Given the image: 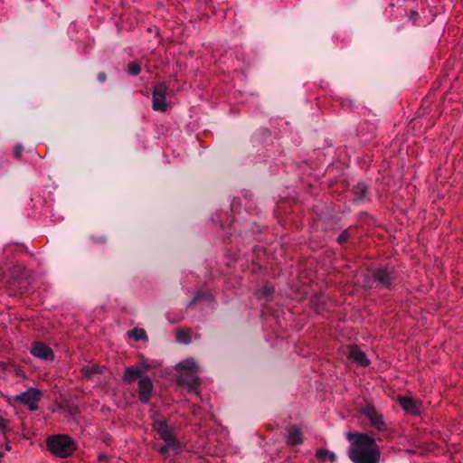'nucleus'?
Listing matches in <instances>:
<instances>
[{
    "instance_id": "nucleus-17",
    "label": "nucleus",
    "mask_w": 463,
    "mask_h": 463,
    "mask_svg": "<svg viewBox=\"0 0 463 463\" xmlns=\"http://www.w3.org/2000/svg\"><path fill=\"white\" fill-rule=\"evenodd\" d=\"M103 369L104 367H101L96 364H88L81 368L80 374L83 378L90 380L92 375L97 373H102Z\"/></svg>"
},
{
    "instance_id": "nucleus-29",
    "label": "nucleus",
    "mask_w": 463,
    "mask_h": 463,
    "mask_svg": "<svg viewBox=\"0 0 463 463\" xmlns=\"http://www.w3.org/2000/svg\"><path fill=\"white\" fill-rule=\"evenodd\" d=\"M91 239L95 243H105L107 241V239L103 236H93Z\"/></svg>"
},
{
    "instance_id": "nucleus-6",
    "label": "nucleus",
    "mask_w": 463,
    "mask_h": 463,
    "mask_svg": "<svg viewBox=\"0 0 463 463\" xmlns=\"http://www.w3.org/2000/svg\"><path fill=\"white\" fill-rule=\"evenodd\" d=\"M361 412L368 418L371 426L376 429L378 431H384L386 425L383 420V416L378 412L375 407L371 403H365L361 408Z\"/></svg>"
},
{
    "instance_id": "nucleus-19",
    "label": "nucleus",
    "mask_w": 463,
    "mask_h": 463,
    "mask_svg": "<svg viewBox=\"0 0 463 463\" xmlns=\"http://www.w3.org/2000/svg\"><path fill=\"white\" fill-rule=\"evenodd\" d=\"M129 337L133 338L135 341H147L148 337L146 332L143 328L136 327L130 331H128Z\"/></svg>"
},
{
    "instance_id": "nucleus-23",
    "label": "nucleus",
    "mask_w": 463,
    "mask_h": 463,
    "mask_svg": "<svg viewBox=\"0 0 463 463\" xmlns=\"http://www.w3.org/2000/svg\"><path fill=\"white\" fill-rule=\"evenodd\" d=\"M354 194L358 200H362L364 198L367 194V187L364 184H359L354 187Z\"/></svg>"
},
{
    "instance_id": "nucleus-3",
    "label": "nucleus",
    "mask_w": 463,
    "mask_h": 463,
    "mask_svg": "<svg viewBox=\"0 0 463 463\" xmlns=\"http://www.w3.org/2000/svg\"><path fill=\"white\" fill-rule=\"evenodd\" d=\"M43 397V392L35 388H29L27 391L21 392L14 397V402L20 405H24L30 411L38 409V402Z\"/></svg>"
},
{
    "instance_id": "nucleus-14",
    "label": "nucleus",
    "mask_w": 463,
    "mask_h": 463,
    "mask_svg": "<svg viewBox=\"0 0 463 463\" xmlns=\"http://www.w3.org/2000/svg\"><path fill=\"white\" fill-rule=\"evenodd\" d=\"M154 429L160 435L162 439L174 436L172 429L168 427L165 420H156L154 421Z\"/></svg>"
},
{
    "instance_id": "nucleus-20",
    "label": "nucleus",
    "mask_w": 463,
    "mask_h": 463,
    "mask_svg": "<svg viewBox=\"0 0 463 463\" xmlns=\"http://www.w3.org/2000/svg\"><path fill=\"white\" fill-rule=\"evenodd\" d=\"M316 457L320 460H329L331 462L335 461L336 457L335 453L327 449H319L316 451Z\"/></svg>"
},
{
    "instance_id": "nucleus-24",
    "label": "nucleus",
    "mask_w": 463,
    "mask_h": 463,
    "mask_svg": "<svg viewBox=\"0 0 463 463\" xmlns=\"http://www.w3.org/2000/svg\"><path fill=\"white\" fill-rule=\"evenodd\" d=\"M128 71L132 76H137L141 71V64L138 61H132L128 66Z\"/></svg>"
},
{
    "instance_id": "nucleus-21",
    "label": "nucleus",
    "mask_w": 463,
    "mask_h": 463,
    "mask_svg": "<svg viewBox=\"0 0 463 463\" xmlns=\"http://www.w3.org/2000/svg\"><path fill=\"white\" fill-rule=\"evenodd\" d=\"M273 293L274 288L271 286H264L256 292V296L259 299H269Z\"/></svg>"
},
{
    "instance_id": "nucleus-31",
    "label": "nucleus",
    "mask_w": 463,
    "mask_h": 463,
    "mask_svg": "<svg viewBox=\"0 0 463 463\" xmlns=\"http://www.w3.org/2000/svg\"><path fill=\"white\" fill-rule=\"evenodd\" d=\"M417 15H418V14L416 12H414V11L411 12V17H414V16L416 17Z\"/></svg>"
},
{
    "instance_id": "nucleus-27",
    "label": "nucleus",
    "mask_w": 463,
    "mask_h": 463,
    "mask_svg": "<svg viewBox=\"0 0 463 463\" xmlns=\"http://www.w3.org/2000/svg\"><path fill=\"white\" fill-rule=\"evenodd\" d=\"M8 420L0 415V430L5 433L8 429Z\"/></svg>"
},
{
    "instance_id": "nucleus-13",
    "label": "nucleus",
    "mask_w": 463,
    "mask_h": 463,
    "mask_svg": "<svg viewBox=\"0 0 463 463\" xmlns=\"http://www.w3.org/2000/svg\"><path fill=\"white\" fill-rule=\"evenodd\" d=\"M163 440L165 441V444L158 449L160 454L167 456L170 450L175 451L176 453L178 452L179 442L175 439L174 436L164 439Z\"/></svg>"
},
{
    "instance_id": "nucleus-4",
    "label": "nucleus",
    "mask_w": 463,
    "mask_h": 463,
    "mask_svg": "<svg viewBox=\"0 0 463 463\" xmlns=\"http://www.w3.org/2000/svg\"><path fill=\"white\" fill-rule=\"evenodd\" d=\"M373 280L375 288H391L396 279L395 272L392 269L379 268L373 272Z\"/></svg>"
},
{
    "instance_id": "nucleus-25",
    "label": "nucleus",
    "mask_w": 463,
    "mask_h": 463,
    "mask_svg": "<svg viewBox=\"0 0 463 463\" xmlns=\"http://www.w3.org/2000/svg\"><path fill=\"white\" fill-rule=\"evenodd\" d=\"M23 146L21 144H17L14 148V157L17 160H20L22 157V152H23Z\"/></svg>"
},
{
    "instance_id": "nucleus-28",
    "label": "nucleus",
    "mask_w": 463,
    "mask_h": 463,
    "mask_svg": "<svg viewBox=\"0 0 463 463\" xmlns=\"http://www.w3.org/2000/svg\"><path fill=\"white\" fill-rule=\"evenodd\" d=\"M24 267L16 265L12 268L11 272L13 275L21 274L24 271Z\"/></svg>"
},
{
    "instance_id": "nucleus-12",
    "label": "nucleus",
    "mask_w": 463,
    "mask_h": 463,
    "mask_svg": "<svg viewBox=\"0 0 463 463\" xmlns=\"http://www.w3.org/2000/svg\"><path fill=\"white\" fill-rule=\"evenodd\" d=\"M398 402L404 411L412 415L420 413L418 403L411 397H399Z\"/></svg>"
},
{
    "instance_id": "nucleus-1",
    "label": "nucleus",
    "mask_w": 463,
    "mask_h": 463,
    "mask_svg": "<svg viewBox=\"0 0 463 463\" xmlns=\"http://www.w3.org/2000/svg\"><path fill=\"white\" fill-rule=\"evenodd\" d=\"M348 456L354 463H379L381 451L373 438L365 433H348Z\"/></svg>"
},
{
    "instance_id": "nucleus-9",
    "label": "nucleus",
    "mask_w": 463,
    "mask_h": 463,
    "mask_svg": "<svg viewBox=\"0 0 463 463\" xmlns=\"http://www.w3.org/2000/svg\"><path fill=\"white\" fill-rule=\"evenodd\" d=\"M348 358L357 364L366 367L369 365L370 361L367 359L366 354L357 345H351L349 347Z\"/></svg>"
},
{
    "instance_id": "nucleus-26",
    "label": "nucleus",
    "mask_w": 463,
    "mask_h": 463,
    "mask_svg": "<svg viewBox=\"0 0 463 463\" xmlns=\"http://www.w3.org/2000/svg\"><path fill=\"white\" fill-rule=\"evenodd\" d=\"M349 233L347 230H345L337 237V242L343 244L347 241Z\"/></svg>"
},
{
    "instance_id": "nucleus-18",
    "label": "nucleus",
    "mask_w": 463,
    "mask_h": 463,
    "mask_svg": "<svg viewBox=\"0 0 463 463\" xmlns=\"http://www.w3.org/2000/svg\"><path fill=\"white\" fill-rule=\"evenodd\" d=\"M176 340L179 343L188 345L192 341L191 331L189 328H178L176 330Z\"/></svg>"
},
{
    "instance_id": "nucleus-30",
    "label": "nucleus",
    "mask_w": 463,
    "mask_h": 463,
    "mask_svg": "<svg viewBox=\"0 0 463 463\" xmlns=\"http://www.w3.org/2000/svg\"><path fill=\"white\" fill-rule=\"evenodd\" d=\"M97 78L99 82L104 83L107 80V74L101 71L98 74Z\"/></svg>"
},
{
    "instance_id": "nucleus-7",
    "label": "nucleus",
    "mask_w": 463,
    "mask_h": 463,
    "mask_svg": "<svg viewBox=\"0 0 463 463\" xmlns=\"http://www.w3.org/2000/svg\"><path fill=\"white\" fill-rule=\"evenodd\" d=\"M30 353L34 357L44 361H52L54 359L52 349L43 342L33 343Z\"/></svg>"
},
{
    "instance_id": "nucleus-2",
    "label": "nucleus",
    "mask_w": 463,
    "mask_h": 463,
    "mask_svg": "<svg viewBox=\"0 0 463 463\" xmlns=\"http://www.w3.org/2000/svg\"><path fill=\"white\" fill-rule=\"evenodd\" d=\"M48 450L54 456L66 458L77 449L76 442L68 435H53L46 440Z\"/></svg>"
},
{
    "instance_id": "nucleus-15",
    "label": "nucleus",
    "mask_w": 463,
    "mask_h": 463,
    "mask_svg": "<svg viewBox=\"0 0 463 463\" xmlns=\"http://www.w3.org/2000/svg\"><path fill=\"white\" fill-rule=\"evenodd\" d=\"M142 373H143V371L139 368H137L134 366L128 367V368H126L123 378H122L123 382L126 383H128V384L132 383L137 378L140 379L141 377H143Z\"/></svg>"
},
{
    "instance_id": "nucleus-8",
    "label": "nucleus",
    "mask_w": 463,
    "mask_h": 463,
    "mask_svg": "<svg viewBox=\"0 0 463 463\" xmlns=\"http://www.w3.org/2000/svg\"><path fill=\"white\" fill-rule=\"evenodd\" d=\"M154 385L148 376L138 380V398L142 403H147L152 397Z\"/></svg>"
},
{
    "instance_id": "nucleus-5",
    "label": "nucleus",
    "mask_w": 463,
    "mask_h": 463,
    "mask_svg": "<svg viewBox=\"0 0 463 463\" xmlns=\"http://www.w3.org/2000/svg\"><path fill=\"white\" fill-rule=\"evenodd\" d=\"M168 86L165 82L161 81L154 86L152 93L153 109L156 111L165 112L167 109L166 93Z\"/></svg>"
},
{
    "instance_id": "nucleus-22",
    "label": "nucleus",
    "mask_w": 463,
    "mask_h": 463,
    "mask_svg": "<svg viewBox=\"0 0 463 463\" xmlns=\"http://www.w3.org/2000/svg\"><path fill=\"white\" fill-rule=\"evenodd\" d=\"M209 296V294L203 291L196 292L191 301L187 304V307H193L195 303L207 299Z\"/></svg>"
},
{
    "instance_id": "nucleus-16",
    "label": "nucleus",
    "mask_w": 463,
    "mask_h": 463,
    "mask_svg": "<svg viewBox=\"0 0 463 463\" xmlns=\"http://www.w3.org/2000/svg\"><path fill=\"white\" fill-rule=\"evenodd\" d=\"M197 364L193 359H187L178 364L177 371L180 374H189L197 372Z\"/></svg>"
},
{
    "instance_id": "nucleus-11",
    "label": "nucleus",
    "mask_w": 463,
    "mask_h": 463,
    "mask_svg": "<svg viewBox=\"0 0 463 463\" xmlns=\"http://www.w3.org/2000/svg\"><path fill=\"white\" fill-rule=\"evenodd\" d=\"M303 442L302 431L297 425H292L288 430L287 443L297 446Z\"/></svg>"
},
{
    "instance_id": "nucleus-10",
    "label": "nucleus",
    "mask_w": 463,
    "mask_h": 463,
    "mask_svg": "<svg viewBox=\"0 0 463 463\" xmlns=\"http://www.w3.org/2000/svg\"><path fill=\"white\" fill-rule=\"evenodd\" d=\"M176 382L180 385H186L190 392H196L197 387L200 384L199 378L194 373H189L188 375L184 373L180 374L177 377Z\"/></svg>"
},
{
    "instance_id": "nucleus-32",
    "label": "nucleus",
    "mask_w": 463,
    "mask_h": 463,
    "mask_svg": "<svg viewBox=\"0 0 463 463\" xmlns=\"http://www.w3.org/2000/svg\"><path fill=\"white\" fill-rule=\"evenodd\" d=\"M5 448H6L7 450H9L11 449L8 445H6Z\"/></svg>"
}]
</instances>
